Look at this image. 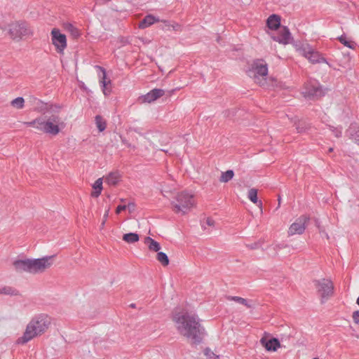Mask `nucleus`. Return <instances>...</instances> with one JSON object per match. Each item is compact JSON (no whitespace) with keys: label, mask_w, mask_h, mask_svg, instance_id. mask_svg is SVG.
I'll return each mask as SVG.
<instances>
[{"label":"nucleus","mask_w":359,"mask_h":359,"mask_svg":"<svg viewBox=\"0 0 359 359\" xmlns=\"http://www.w3.org/2000/svg\"><path fill=\"white\" fill-rule=\"evenodd\" d=\"M172 320L180 334L187 338L191 344H201L206 335L200 318L195 313L187 311L175 312Z\"/></svg>","instance_id":"f257e3e1"},{"label":"nucleus","mask_w":359,"mask_h":359,"mask_svg":"<svg viewBox=\"0 0 359 359\" xmlns=\"http://www.w3.org/2000/svg\"><path fill=\"white\" fill-rule=\"evenodd\" d=\"M55 109H57V107L49 106L46 111L43 112V116H41L39 131L51 135H56L65 127L61 118L55 114Z\"/></svg>","instance_id":"f03ea898"},{"label":"nucleus","mask_w":359,"mask_h":359,"mask_svg":"<svg viewBox=\"0 0 359 359\" xmlns=\"http://www.w3.org/2000/svg\"><path fill=\"white\" fill-rule=\"evenodd\" d=\"M50 318L44 315L34 317L27 325L22 337L18 339V344H25L33 338L41 335L48 328Z\"/></svg>","instance_id":"7ed1b4c3"},{"label":"nucleus","mask_w":359,"mask_h":359,"mask_svg":"<svg viewBox=\"0 0 359 359\" xmlns=\"http://www.w3.org/2000/svg\"><path fill=\"white\" fill-rule=\"evenodd\" d=\"M172 210L175 213L184 215L190 210L194 205L193 195L182 191L176 196L175 201L172 202Z\"/></svg>","instance_id":"20e7f679"},{"label":"nucleus","mask_w":359,"mask_h":359,"mask_svg":"<svg viewBox=\"0 0 359 359\" xmlns=\"http://www.w3.org/2000/svg\"><path fill=\"white\" fill-rule=\"evenodd\" d=\"M252 74L255 83L261 86H264L268 74L267 64L262 60H255L250 70V76H252Z\"/></svg>","instance_id":"39448f33"},{"label":"nucleus","mask_w":359,"mask_h":359,"mask_svg":"<svg viewBox=\"0 0 359 359\" xmlns=\"http://www.w3.org/2000/svg\"><path fill=\"white\" fill-rule=\"evenodd\" d=\"M322 304L328 300L334 294V285L331 280L321 278L313 281Z\"/></svg>","instance_id":"423d86ee"},{"label":"nucleus","mask_w":359,"mask_h":359,"mask_svg":"<svg viewBox=\"0 0 359 359\" xmlns=\"http://www.w3.org/2000/svg\"><path fill=\"white\" fill-rule=\"evenodd\" d=\"M297 50L313 64L321 62L327 63L326 59L307 43L297 46Z\"/></svg>","instance_id":"0eeeda50"},{"label":"nucleus","mask_w":359,"mask_h":359,"mask_svg":"<svg viewBox=\"0 0 359 359\" xmlns=\"http://www.w3.org/2000/svg\"><path fill=\"white\" fill-rule=\"evenodd\" d=\"M53 264V256H46L40 259H30V273H41Z\"/></svg>","instance_id":"6e6552de"},{"label":"nucleus","mask_w":359,"mask_h":359,"mask_svg":"<svg viewBox=\"0 0 359 359\" xmlns=\"http://www.w3.org/2000/svg\"><path fill=\"white\" fill-rule=\"evenodd\" d=\"M9 34L12 39L20 40L23 36L31 34V31L26 22H16L9 25Z\"/></svg>","instance_id":"1a4fd4ad"},{"label":"nucleus","mask_w":359,"mask_h":359,"mask_svg":"<svg viewBox=\"0 0 359 359\" xmlns=\"http://www.w3.org/2000/svg\"><path fill=\"white\" fill-rule=\"evenodd\" d=\"M302 93L306 98L315 100L323 96L325 90L317 81H311L306 84Z\"/></svg>","instance_id":"9d476101"},{"label":"nucleus","mask_w":359,"mask_h":359,"mask_svg":"<svg viewBox=\"0 0 359 359\" xmlns=\"http://www.w3.org/2000/svg\"><path fill=\"white\" fill-rule=\"evenodd\" d=\"M53 44L59 54L64 55V49L67 46L66 35L61 34L59 29H53L51 32Z\"/></svg>","instance_id":"9b49d317"},{"label":"nucleus","mask_w":359,"mask_h":359,"mask_svg":"<svg viewBox=\"0 0 359 359\" xmlns=\"http://www.w3.org/2000/svg\"><path fill=\"white\" fill-rule=\"evenodd\" d=\"M309 221V218L302 215L296 219L294 222H293L288 229V236H294L295 234H302L306 229V224Z\"/></svg>","instance_id":"f8f14e48"},{"label":"nucleus","mask_w":359,"mask_h":359,"mask_svg":"<svg viewBox=\"0 0 359 359\" xmlns=\"http://www.w3.org/2000/svg\"><path fill=\"white\" fill-rule=\"evenodd\" d=\"M165 91L162 89L154 88L144 95L139 97V101L142 103H151L164 95Z\"/></svg>","instance_id":"ddd939ff"},{"label":"nucleus","mask_w":359,"mask_h":359,"mask_svg":"<svg viewBox=\"0 0 359 359\" xmlns=\"http://www.w3.org/2000/svg\"><path fill=\"white\" fill-rule=\"evenodd\" d=\"M271 39L280 43L288 44L291 39V34L287 27H283L276 35H272Z\"/></svg>","instance_id":"4468645a"},{"label":"nucleus","mask_w":359,"mask_h":359,"mask_svg":"<svg viewBox=\"0 0 359 359\" xmlns=\"http://www.w3.org/2000/svg\"><path fill=\"white\" fill-rule=\"evenodd\" d=\"M260 344L267 351H276L280 347V343L276 338L267 339L266 337H264L260 339Z\"/></svg>","instance_id":"2eb2a0df"},{"label":"nucleus","mask_w":359,"mask_h":359,"mask_svg":"<svg viewBox=\"0 0 359 359\" xmlns=\"http://www.w3.org/2000/svg\"><path fill=\"white\" fill-rule=\"evenodd\" d=\"M13 266L18 272L30 273V259L16 260L13 262Z\"/></svg>","instance_id":"dca6fc26"},{"label":"nucleus","mask_w":359,"mask_h":359,"mask_svg":"<svg viewBox=\"0 0 359 359\" xmlns=\"http://www.w3.org/2000/svg\"><path fill=\"white\" fill-rule=\"evenodd\" d=\"M346 135L359 145V127L352 123L346 131Z\"/></svg>","instance_id":"f3484780"},{"label":"nucleus","mask_w":359,"mask_h":359,"mask_svg":"<svg viewBox=\"0 0 359 359\" xmlns=\"http://www.w3.org/2000/svg\"><path fill=\"white\" fill-rule=\"evenodd\" d=\"M95 68H97V69H99L100 71L101 74H99L100 83L101 84L103 93L105 95H107V83H111V81L110 80H109L108 81H106V79H107V74H106L105 69L103 67H100V66H96Z\"/></svg>","instance_id":"a211bd4d"},{"label":"nucleus","mask_w":359,"mask_h":359,"mask_svg":"<svg viewBox=\"0 0 359 359\" xmlns=\"http://www.w3.org/2000/svg\"><path fill=\"white\" fill-rule=\"evenodd\" d=\"M267 26L271 29H276L280 25V19L277 15H271L266 20Z\"/></svg>","instance_id":"6ab92c4d"},{"label":"nucleus","mask_w":359,"mask_h":359,"mask_svg":"<svg viewBox=\"0 0 359 359\" xmlns=\"http://www.w3.org/2000/svg\"><path fill=\"white\" fill-rule=\"evenodd\" d=\"M159 20L156 19L151 15H148L140 23V28L144 29L153 25L156 22H158Z\"/></svg>","instance_id":"aec40b11"},{"label":"nucleus","mask_w":359,"mask_h":359,"mask_svg":"<svg viewBox=\"0 0 359 359\" xmlns=\"http://www.w3.org/2000/svg\"><path fill=\"white\" fill-rule=\"evenodd\" d=\"M294 126L297 133H306L311 128L310 124L304 120H298L297 121H295Z\"/></svg>","instance_id":"412c9836"},{"label":"nucleus","mask_w":359,"mask_h":359,"mask_svg":"<svg viewBox=\"0 0 359 359\" xmlns=\"http://www.w3.org/2000/svg\"><path fill=\"white\" fill-rule=\"evenodd\" d=\"M93 191L91 193V196L93 198L98 197L102 190V178H98L93 184Z\"/></svg>","instance_id":"4be33fe9"},{"label":"nucleus","mask_w":359,"mask_h":359,"mask_svg":"<svg viewBox=\"0 0 359 359\" xmlns=\"http://www.w3.org/2000/svg\"><path fill=\"white\" fill-rule=\"evenodd\" d=\"M121 175L118 172L109 173L105 178V182L109 185H116L119 180Z\"/></svg>","instance_id":"5701e85b"},{"label":"nucleus","mask_w":359,"mask_h":359,"mask_svg":"<svg viewBox=\"0 0 359 359\" xmlns=\"http://www.w3.org/2000/svg\"><path fill=\"white\" fill-rule=\"evenodd\" d=\"M144 243L147 245L148 248L151 251L158 252L161 249L160 244L150 237L144 238Z\"/></svg>","instance_id":"b1692460"},{"label":"nucleus","mask_w":359,"mask_h":359,"mask_svg":"<svg viewBox=\"0 0 359 359\" xmlns=\"http://www.w3.org/2000/svg\"><path fill=\"white\" fill-rule=\"evenodd\" d=\"M248 198L255 204L259 203L258 206L262 208V201H258L257 198V189L255 188H252L248 191Z\"/></svg>","instance_id":"393cba45"},{"label":"nucleus","mask_w":359,"mask_h":359,"mask_svg":"<svg viewBox=\"0 0 359 359\" xmlns=\"http://www.w3.org/2000/svg\"><path fill=\"white\" fill-rule=\"evenodd\" d=\"M123 240L128 243H133L139 241V235L135 233H126L123 236Z\"/></svg>","instance_id":"a878e982"},{"label":"nucleus","mask_w":359,"mask_h":359,"mask_svg":"<svg viewBox=\"0 0 359 359\" xmlns=\"http://www.w3.org/2000/svg\"><path fill=\"white\" fill-rule=\"evenodd\" d=\"M228 299L229 300H231V301H234L238 304H243V305H245L247 308H252V304H250L249 303V302L244 299V298H242V297H237V296H229L227 297Z\"/></svg>","instance_id":"bb28decb"},{"label":"nucleus","mask_w":359,"mask_h":359,"mask_svg":"<svg viewBox=\"0 0 359 359\" xmlns=\"http://www.w3.org/2000/svg\"><path fill=\"white\" fill-rule=\"evenodd\" d=\"M234 176V172L232 170H228L226 172H222L219 178L221 182H228Z\"/></svg>","instance_id":"cd10ccee"},{"label":"nucleus","mask_w":359,"mask_h":359,"mask_svg":"<svg viewBox=\"0 0 359 359\" xmlns=\"http://www.w3.org/2000/svg\"><path fill=\"white\" fill-rule=\"evenodd\" d=\"M95 121L96 126L98 128L99 131H104L107 126L106 121L104 120V118L101 116L97 115L95 118Z\"/></svg>","instance_id":"c85d7f7f"},{"label":"nucleus","mask_w":359,"mask_h":359,"mask_svg":"<svg viewBox=\"0 0 359 359\" xmlns=\"http://www.w3.org/2000/svg\"><path fill=\"white\" fill-rule=\"evenodd\" d=\"M11 105L17 109H21L25 106V100L22 97H18L11 102Z\"/></svg>","instance_id":"c756f323"},{"label":"nucleus","mask_w":359,"mask_h":359,"mask_svg":"<svg viewBox=\"0 0 359 359\" xmlns=\"http://www.w3.org/2000/svg\"><path fill=\"white\" fill-rule=\"evenodd\" d=\"M0 294L16 296L18 295V291L11 287L5 286L0 289Z\"/></svg>","instance_id":"7c9ffc66"},{"label":"nucleus","mask_w":359,"mask_h":359,"mask_svg":"<svg viewBox=\"0 0 359 359\" xmlns=\"http://www.w3.org/2000/svg\"><path fill=\"white\" fill-rule=\"evenodd\" d=\"M156 259L163 266H168L169 264L168 257L163 252L157 253Z\"/></svg>","instance_id":"2f4dec72"},{"label":"nucleus","mask_w":359,"mask_h":359,"mask_svg":"<svg viewBox=\"0 0 359 359\" xmlns=\"http://www.w3.org/2000/svg\"><path fill=\"white\" fill-rule=\"evenodd\" d=\"M339 41L344 44L345 46L350 48L351 49H354L355 47V43L353 41H348L346 39V37L344 35L339 36L338 38Z\"/></svg>","instance_id":"473e14b6"},{"label":"nucleus","mask_w":359,"mask_h":359,"mask_svg":"<svg viewBox=\"0 0 359 359\" xmlns=\"http://www.w3.org/2000/svg\"><path fill=\"white\" fill-rule=\"evenodd\" d=\"M69 34L74 39H77L80 35V31L75 28L72 24L69 23Z\"/></svg>","instance_id":"72a5a7b5"},{"label":"nucleus","mask_w":359,"mask_h":359,"mask_svg":"<svg viewBox=\"0 0 359 359\" xmlns=\"http://www.w3.org/2000/svg\"><path fill=\"white\" fill-rule=\"evenodd\" d=\"M41 123V116L35 118L32 121L24 122L23 124L27 126H32L39 130V126Z\"/></svg>","instance_id":"f704fd0d"},{"label":"nucleus","mask_w":359,"mask_h":359,"mask_svg":"<svg viewBox=\"0 0 359 359\" xmlns=\"http://www.w3.org/2000/svg\"><path fill=\"white\" fill-rule=\"evenodd\" d=\"M262 243V241L255 242L251 244H248L247 247L251 250L258 249L261 247Z\"/></svg>","instance_id":"c9c22d12"},{"label":"nucleus","mask_w":359,"mask_h":359,"mask_svg":"<svg viewBox=\"0 0 359 359\" xmlns=\"http://www.w3.org/2000/svg\"><path fill=\"white\" fill-rule=\"evenodd\" d=\"M204 353L207 355L210 359H212L214 358V355H215L210 348H207L205 349Z\"/></svg>","instance_id":"e433bc0d"},{"label":"nucleus","mask_w":359,"mask_h":359,"mask_svg":"<svg viewBox=\"0 0 359 359\" xmlns=\"http://www.w3.org/2000/svg\"><path fill=\"white\" fill-rule=\"evenodd\" d=\"M352 317L354 323L356 324H359V311H354Z\"/></svg>","instance_id":"4c0bfd02"},{"label":"nucleus","mask_w":359,"mask_h":359,"mask_svg":"<svg viewBox=\"0 0 359 359\" xmlns=\"http://www.w3.org/2000/svg\"><path fill=\"white\" fill-rule=\"evenodd\" d=\"M135 205L133 203H130L126 205V209L129 210L130 212H132L135 210Z\"/></svg>","instance_id":"58836bf2"},{"label":"nucleus","mask_w":359,"mask_h":359,"mask_svg":"<svg viewBox=\"0 0 359 359\" xmlns=\"http://www.w3.org/2000/svg\"><path fill=\"white\" fill-rule=\"evenodd\" d=\"M126 209V205H118L116 208V214H119L121 212V211L125 210Z\"/></svg>","instance_id":"ea45409f"},{"label":"nucleus","mask_w":359,"mask_h":359,"mask_svg":"<svg viewBox=\"0 0 359 359\" xmlns=\"http://www.w3.org/2000/svg\"><path fill=\"white\" fill-rule=\"evenodd\" d=\"M333 132H334L335 137H341V129L334 128L333 130Z\"/></svg>","instance_id":"a19ab883"},{"label":"nucleus","mask_w":359,"mask_h":359,"mask_svg":"<svg viewBox=\"0 0 359 359\" xmlns=\"http://www.w3.org/2000/svg\"><path fill=\"white\" fill-rule=\"evenodd\" d=\"M206 224L210 226H213L215 225V221L212 218L208 217L206 219Z\"/></svg>","instance_id":"79ce46f5"},{"label":"nucleus","mask_w":359,"mask_h":359,"mask_svg":"<svg viewBox=\"0 0 359 359\" xmlns=\"http://www.w3.org/2000/svg\"><path fill=\"white\" fill-rule=\"evenodd\" d=\"M122 142L128 147H131V144L125 139L121 137Z\"/></svg>","instance_id":"37998d69"},{"label":"nucleus","mask_w":359,"mask_h":359,"mask_svg":"<svg viewBox=\"0 0 359 359\" xmlns=\"http://www.w3.org/2000/svg\"><path fill=\"white\" fill-rule=\"evenodd\" d=\"M284 247H285V245H282V244H278V245H276L275 250H280V249H281V248H283Z\"/></svg>","instance_id":"c03bdc74"},{"label":"nucleus","mask_w":359,"mask_h":359,"mask_svg":"<svg viewBox=\"0 0 359 359\" xmlns=\"http://www.w3.org/2000/svg\"><path fill=\"white\" fill-rule=\"evenodd\" d=\"M172 27L173 30H178L179 28L180 27V26L178 24H175V25H172Z\"/></svg>","instance_id":"a18cd8bd"},{"label":"nucleus","mask_w":359,"mask_h":359,"mask_svg":"<svg viewBox=\"0 0 359 359\" xmlns=\"http://www.w3.org/2000/svg\"><path fill=\"white\" fill-rule=\"evenodd\" d=\"M212 359H219L218 355H214V358Z\"/></svg>","instance_id":"49530a36"},{"label":"nucleus","mask_w":359,"mask_h":359,"mask_svg":"<svg viewBox=\"0 0 359 359\" xmlns=\"http://www.w3.org/2000/svg\"><path fill=\"white\" fill-rule=\"evenodd\" d=\"M356 303L359 306V297H358L357 300H356Z\"/></svg>","instance_id":"de8ad7c7"},{"label":"nucleus","mask_w":359,"mask_h":359,"mask_svg":"<svg viewBox=\"0 0 359 359\" xmlns=\"http://www.w3.org/2000/svg\"><path fill=\"white\" fill-rule=\"evenodd\" d=\"M130 306L133 307V308H135V304H131Z\"/></svg>","instance_id":"09e8293b"},{"label":"nucleus","mask_w":359,"mask_h":359,"mask_svg":"<svg viewBox=\"0 0 359 359\" xmlns=\"http://www.w3.org/2000/svg\"><path fill=\"white\" fill-rule=\"evenodd\" d=\"M332 151H333V148L330 147V148L329 149V152H332Z\"/></svg>","instance_id":"8fccbe9b"},{"label":"nucleus","mask_w":359,"mask_h":359,"mask_svg":"<svg viewBox=\"0 0 359 359\" xmlns=\"http://www.w3.org/2000/svg\"><path fill=\"white\" fill-rule=\"evenodd\" d=\"M280 198L279 197L278 198V205H280Z\"/></svg>","instance_id":"3c124183"},{"label":"nucleus","mask_w":359,"mask_h":359,"mask_svg":"<svg viewBox=\"0 0 359 359\" xmlns=\"http://www.w3.org/2000/svg\"><path fill=\"white\" fill-rule=\"evenodd\" d=\"M108 215V212H106V214L104 215V217H107Z\"/></svg>","instance_id":"603ef678"},{"label":"nucleus","mask_w":359,"mask_h":359,"mask_svg":"<svg viewBox=\"0 0 359 359\" xmlns=\"http://www.w3.org/2000/svg\"><path fill=\"white\" fill-rule=\"evenodd\" d=\"M334 128L333 127H331V130H332V131H333V130H334Z\"/></svg>","instance_id":"864d4df0"},{"label":"nucleus","mask_w":359,"mask_h":359,"mask_svg":"<svg viewBox=\"0 0 359 359\" xmlns=\"http://www.w3.org/2000/svg\"><path fill=\"white\" fill-rule=\"evenodd\" d=\"M313 359H319V358H313Z\"/></svg>","instance_id":"5fc2aeb1"}]
</instances>
